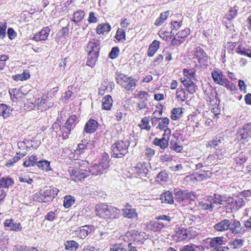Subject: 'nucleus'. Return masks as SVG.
Segmentation results:
<instances>
[{
	"mask_svg": "<svg viewBox=\"0 0 251 251\" xmlns=\"http://www.w3.org/2000/svg\"><path fill=\"white\" fill-rule=\"evenodd\" d=\"M95 212L97 216L104 219H117L121 216L120 210L105 203L96 205Z\"/></svg>",
	"mask_w": 251,
	"mask_h": 251,
	"instance_id": "1",
	"label": "nucleus"
},
{
	"mask_svg": "<svg viewBox=\"0 0 251 251\" xmlns=\"http://www.w3.org/2000/svg\"><path fill=\"white\" fill-rule=\"evenodd\" d=\"M192 61L194 64V67L198 69L206 68L208 63V56L200 47H195L193 50Z\"/></svg>",
	"mask_w": 251,
	"mask_h": 251,
	"instance_id": "2",
	"label": "nucleus"
},
{
	"mask_svg": "<svg viewBox=\"0 0 251 251\" xmlns=\"http://www.w3.org/2000/svg\"><path fill=\"white\" fill-rule=\"evenodd\" d=\"M88 162L83 160H78L76 164H78L80 166L77 168L75 167H70L68 169V172L72 180L76 181L84 179L90 174L89 170H87L83 168L88 164Z\"/></svg>",
	"mask_w": 251,
	"mask_h": 251,
	"instance_id": "3",
	"label": "nucleus"
},
{
	"mask_svg": "<svg viewBox=\"0 0 251 251\" xmlns=\"http://www.w3.org/2000/svg\"><path fill=\"white\" fill-rule=\"evenodd\" d=\"M184 76L180 78L181 82L187 89V92L193 94L196 92L197 86L192 81V79L196 77V71L194 68L184 69Z\"/></svg>",
	"mask_w": 251,
	"mask_h": 251,
	"instance_id": "4",
	"label": "nucleus"
},
{
	"mask_svg": "<svg viewBox=\"0 0 251 251\" xmlns=\"http://www.w3.org/2000/svg\"><path fill=\"white\" fill-rule=\"evenodd\" d=\"M56 188L47 187L44 190H40L34 195L33 200L39 202H48L51 201L58 193Z\"/></svg>",
	"mask_w": 251,
	"mask_h": 251,
	"instance_id": "5",
	"label": "nucleus"
},
{
	"mask_svg": "<svg viewBox=\"0 0 251 251\" xmlns=\"http://www.w3.org/2000/svg\"><path fill=\"white\" fill-rule=\"evenodd\" d=\"M99 164H95L89 168L90 174L92 175H99L103 174L109 166V159L108 155L104 152L99 161Z\"/></svg>",
	"mask_w": 251,
	"mask_h": 251,
	"instance_id": "6",
	"label": "nucleus"
},
{
	"mask_svg": "<svg viewBox=\"0 0 251 251\" xmlns=\"http://www.w3.org/2000/svg\"><path fill=\"white\" fill-rule=\"evenodd\" d=\"M116 80L118 84L127 91H133L135 88L137 82L133 77L119 72L116 74Z\"/></svg>",
	"mask_w": 251,
	"mask_h": 251,
	"instance_id": "7",
	"label": "nucleus"
},
{
	"mask_svg": "<svg viewBox=\"0 0 251 251\" xmlns=\"http://www.w3.org/2000/svg\"><path fill=\"white\" fill-rule=\"evenodd\" d=\"M198 235V232L192 227L186 229L182 226H178L176 228V233L174 237L177 242H179L194 238Z\"/></svg>",
	"mask_w": 251,
	"mask_h": 251,
	"instance_id": "8",
	"label": "nucleus"
},
{
	"mask_svg": "<svg viewBox=\"0 0 251 251\" xmlns=\"http://www.w3.org/2000/svg\"><path fill=\"white\" fill-rule=\"evenodd\" d=\"M211 76L215 83L226 87L227 88L231 90L234 89V84L233 83L229 82L223 75L222 72L221 71H213L211 73Z\"/></svg>",
	"mask_w": 251,
	"mask_h": 251,
	"instance_id": "9",
	"label": "nucleus"
},
{
	"mask_svg": "<svg viewBox=\"0 0 251 251\" xmlns=\"http://www.w3.org/2000/svg\"><path fill=\"white\" fill-rule=\"evenodd\" d=\"M129 143L118 141L112 145L111 148L112 155L117 158L124 156L127 152Z\"/></svg>",
	"mask_w": 251,
	"mask_h": 251,
	"instance_id": "10",
	"label": "nucleus"
},
{
	"mask_svg": "<svg viewBox=\"0 0 251 251\" xmlns=\"http://www.w3.org/2000/svg\"><path fill=\"white\" fill-rule=\"evenodd\" d=\"M223 237H216L212 238L209 243V246L212 248L210 251H227L229 248L223 246Z\"/></svg>",
	"mask_w": 251,
	"mask_h": 251,
	"instance_id": "11",
	"label": "nucleus"
},
{
	"mask_svg": "<svg viewBox=\"0 0 251 251\" xmlns=\"http://www.w3.org/2000/svg\"><path fill=\"white\" fill-rule=\"evenodd\" d=\"M93 227L87 225L77 227L75 230H73L71 233L73 237H78L80 239H84L89 233H91Z\"/></svg>",
	"mask_w": 251,
	"mask_h": 251,
	"instance_id": "12",
	"label": "nucleus"
},
{
	"mask_svg": "<svg viewBox=\"0 0 251 251\" xmlns=\"http://www.w3.org/2000/svg\"><path fill=\"white\" fill-rule=\"evenodd\" d=\"M126 236L129 238L130 240L138 244H142L145 239V233L144 232L133 229L128 231L126 233Z\"/></svg>",
	"mask_w": 251,
	"mask_h": 251,
	"instance_id": "13",
	"label": "nucleus"
},
{
	"mask_svg": "<svg viewBox=\"0 0 251 251\" xmlns=\"http://www.w3.org/2000/svg\"><path fill=\"white\" fill-rule=\"evenodd\" d=\"M100 50V42L97 39H92L87 45L86 50L88 54H96L99 55Z\"/></svg>",
	"mask_w": 251,
	"mask_h": 251,
	"instance_id": "14",
	"label": "nucleus"
},
{
	"mask_svg": "<svg viewBox=\"0 0 251 251\" xmlns=\"http://www.w3.org/2000/svg\"><path fill=\"white\" fill-rule=\"evenodd\" d=\"M171 133L170 129H167L165 132H164L162 138L161 139L155 138L153 141V143L160 147L161 149H164L168 146V140Z\"/></svg>",
	"mask_w": 251,
	"mask_h": 251,
	"instance_id": "15",
	"label": "nucleus"
},
{
	"mask_svg": "<svg viewBox=\"0 0 251 251\" xmlns=\"http://www.w3.org/2000/svg\"><path fill=\"white\" fill-rule=\"evenodd\" d=\"M95 147V141L84 140L77 145V149L75 151L76 154H81L87 150H93Z\"/></svg>",
	"mask_w": 251,
	"mask_h": 251,
	"instance_id": "16",
	"label": "nucleus"
},
{
	"mask_svg": "<svg viewBox=\"0 0 251 251\" xmlns=\"http://www.w3.org/2000/svg\"><path fill=\"white\" fill-rule=\"evenodd\" d=\"M245 203V201L243 198L239 197L236 199L231 197L227 198V204H230L231 206V208L234 210H237L243 206Z\"/></svg>",
	"mask_w": 251,
	"mask_h": 251,
	"instance_id": "17",
	"label": "nucleus"
},
{
	"mask_svg": "<svg viewBox=\"0 0 251 251\" xmlns=\"http://www.w3.org/2000/svg\"><path fill=\"white\" fill-rule=\"evenodd\" d=\"M210 198V196H208L206 197V199L200 201L198 205L199 208L208 211H213L215 207Z\"/></svg>",
	"mask_w": 251,
	"mask_h": 251,
	"instance_id": "18",
	"label": "nucleus"
},
{
	"mask_svg": "<svg viewBox=\"0 0 251 251\" xmlns=\"http://www.w3.org/2000/svg\"><path fill=\"white\" fill-rule=\"evenodd\" d=\"M238 134L241 139L248 141V139L251 137V123L245 124L242 128H240Z\"/></svg>",
	"mask_w": 251,
	"mask_h": 251,
	"instance_id": "19",
	"label": "nucleus"
},
{
	"mask_svg": "<svg viewBox=\"0 0 251 251\" xmlns=\"http://www.w3.org/2000/svg\"><path fill=\"white\" fill-rule=\"evenodd\" d=\"M48 98H41L37 99L36 107L38 109L46 110L53 106V103L48 100Z\"/></svg>",
	"mask_w": 251,
	"mask_h": 251,
	"instance_id": "20",
	"label": "nucleus"
},
{
	"mask_svg": "<svg viewBox=\"0 0 251 251\" xmlns=\"http://www.w3.org/2000/svg\"><path fill=\"white\" fill-rule=\"evenodd\" d=\"M230 224L229 229L233 234H241L244 232V229L239 221L235 219L231 220Z\"/></svg>",
	"mask_w": 251,
	"mask_h": 251,
	"instance_id": "21",
	"label": "nucleus"
},
{
	"mask_svg": "<svg viewBox=\"0 0 251 251\" xmlns=\"http://www.w3.org/2000/svg\"><path fill=\"white\" fill-rule=\"evenodd\" d=\"M99 126L98 122L92 119H90L85 125L84 132L86 133L91 134L95 132Z\"/></svg>",
	"mask_w": 251,
	"mask_h": 251,
	"instance_id": "22",
	"label": "nucleus"
},
{
	"mask_svg": "<svg viewBox=\"0 0 251 251\" xmlns=\"http://www.w3.org/2000/svg\"><path fill=\"white\" fill-rule=\"evenodd\" d=\"M230 225V220L225 219L216 224L213 228L217 231L223 232L229 229Z\"/></svg>",
	"mask_w": 251,
	"mask_h": 251,
	"instance_id": "23",
	"label": "nucleus"
},
{
	"mask_svg": "<svg viewBox=\"0 0 251 251\" xmlns=\"http://www.w3.org/2000/svg\"><path fill=\"white\" fill-rule=\"evenodd\" d=\"M133 171L141 177L146 176L149 170L147 167V164L144 162H139L134 167Z\"/></svg>",
	"mask_w": 251,
	"mask_h": 251,
	"instance_id": "24",
	"label": "nucleus"
},
{
	"mask_svg": "<svg viewBox=\"0 0 251 251\" xmlns=\"http://www.w3.org/2000/svg\"><path fill=\"white\" fill-rule=\"evenodd\" d=\"M165 226H168L167 223H164L158 220L150 221L147 224V227L154 232L159 231Z\"/></svg>",
	"mask_w": 251,
	"mask_h": 251,
	"instance_id": "25",
	"label": "nucleus"
},
{
	"mask_svg": "<svg viewBox=\"0 0 251 251\" xmlns=\"http://www.w3.org/2000/svg\"><path fill=\"white\" fill-rule=\"evenodd\" d=\"M50 30L49 27L43 28L38 33L36 34L33 37V39L37 41H45L49 35Z\"/></svg>",
	"mask_w": 251,
	"mask_h": 251,
	"instance_id": "26",
	"label": "nucleus"
},
{
	"mask_svg": "<svg viewBox=\"0 0 251 251\" xmlns=\"http://www.w3.org/2000/svg\"><path fill=\"white\" fill-rule=\"evenodd\" d=\"M4 226L6 227L9 228V229L12 231H20L22 229L20 224L15 222L13 219L6 220L4 223Z\"/></svg>",
	"mask_w": 251,
	"mask_h": 251,
	"instance_id": "27",
	"label": "nucleus"
},
{
	"mask_svg": "<svg viewBox=\"0 0 251 251\" xmlns=\"http://www.w3.org/2000/svg\"><path fill=\"white\" fill-rule=\"evenodd\" d=\"M123 216L125 217L133 219L138 217V214L135 208H131V206L127 204L125 209H123Z\"/></svg>",
	"mask_w": 251,
	"mask_h": 251,
	"instance_id": "28",
	"label": "nucleus"
},
{
	"mask_svg": "<svg viewBox=\"0 0 251 251\" xmlns=\"http://www.w3.org/2000/svg\"><path fill=\"white\" fill-rule=\"evenodd\" d=\"M25 97H26V101H25V106L28 110H32L37 104V98L34 97L30 96L29 94H26Z\"/></svg>",
	"mask_w": 251,
	"mask_h": 251,
	"instance_id": "29",
	"label": "nucleus"
},
{
	"mask_svg": "<svg viewBox=\"0 0 251 251\" xmlns=\"http://www.w3.org/2000/svg\"><path fill=\"white\" fill-rule=\"evenodd\" d=\"M9 93L11 100L13 101L19 100L25 95V94L22 92V90L16 88L9 89Z\"/></svg>",
	"mask_w": 251,
	"mask_h": 251,
	"instance_id": "30",
	"label": "nucleus"
},
{
	"mask_svg": "<svg viewBox=\"0 0 251 251\" xmlns=\"http://www.w3.org/2000/svg\"><path fill=\"white\" fill-rule=\"evenodd\" d=\"M210 196V200L212 201V202L215 205L218 204H222L223 205L225 203H227V198H226L225 196L215 194L213 196Z\"/></svg>",
	"mask_w": 251,
	"mask_h": 251,
	"instance_id": "31",
	"label": "nucleus"
},
{
	"mask_svg": "<svg viewBox=\"0 0 251 251\" xmlns=\"http://www.w3.org/2000/svg\"><path fill=\"white\" fill-rule=\"evenodd\" d=\"M160 42L157 40H154L149 46L147 54L148 56L152 57L156 53L159 47Z\"/></svg>",
	"mask_w": 251,
	"mask_h": 251,
	"instance_id": "32",
	"label": "nucleus"
},
{
	"mask_svg": "<svg viewBox=\"0 0 251 251\" xmlns=\"http://www.w3.org/2000/svg\"><path fill=\"white\" fill-rule=\"evenodd\" d=\"M85 13L83 10H77L74 13L71 21L75 24H78L81 22L84 17Z\"/></svg>",
	"mask_w": 251,
	"mask_h": 251,
	"instance_id": "33",
	"label": "nucleus"
},
{
	"mask_svg": "<svg viewBox=\"0 0 251 251\" xmlns=\"http://www.w3.org/2000/svg\"><path fill=\"white\" fill-rule=\"evenodd\" d=\"M205 94L206 95L207 101L210 102L214 101L215 99H216L217 93L216 91L210 86L206 89Z\"/></svg>",
	"mask_w": 251,
	"mask_h": 251,
	"instance_id": "34",
	"label": "nucleus"
},
{
	"mask_svg": "<svg viewBox=\"0 0 251 251\" xmlns=\"http://www.w3.org/2000/svg\"><path fill=\"white\" fill-rule=\"evenodd\" d=\"M113 103V100L110 95L105 96L102 100V108L105 110H110Z\"/></svg>",
	"mask_w": 251,
	"mask_h": 251,
	"instance_id": "35",
	"label": "nucleus"
},
{
	"mask_svg": "<svg viewBox=\"0 0 251 251\" xmlns=\"http://www.w3.org/2000/svg\"><path fill=\"white\" fill-rule=\"evenodd\" d=\"M111 30V26L108 23H104L98 25L96 31L98 34H104L105 32H108Z\"/></svg>",
	"mask_w": 251,
	"mask_h": 251,
	"instance_id": "36",
	"label": "nucleus"
},
{
	"mask_svg": "<svg viewBox=\"0 0 251 251\" xmlns=\"http://www.w3.org/2000/svg\"><path fill=\"white\" fill-rule=\"evenodd\" d=\"M188 95L185 90L183 89H177L176 93V98L178 101L182 102L188 99Z\"/></svg>",
	"mask_w": 251,
	"mask_h": 251,
	"instance_id": "37",
	"label": "nucleus"
},
{
	"mask_svg": "<svg viewBox=\"0 0 251 251\" xmlns=\"http://www.w3.org/2000/svg\"><path fill=\"white\" fill-rule=\"evenodd\" d=\"M169 123L170 120L167 117L160 118L157 128H158L160 130H163L165 132L167 129H170L168 127Z\"/></svg>",
	"mask_w": 251,
	"mask_h": 251,
	"instance_id": "38",
	"label": "nucleus"
},
{
	"mask_svg": "<svg viewBox=\"0 0 251 251\" xmlns=\"http://www.w3.org/2000/svg\"><path fill=\"white\" fill-rule=\"evenodd\" d=\"M244 243V240L242 239H235L229 243V247L232 249H236L241 248Z\"/></svg>",
	"mask_w": 251,
	"mask_h": 251,
	"instance_id": "39",
	"label": "nucleus"
},
{
	"mask_svg": "<svg viewBox=\"0 0 251 251\" xmlns=\"http://www.w3.org/2000/svg\"><path fill=\"white\" fill-rule=\"evenodd\" d=\"M72 129L65 124L60 127V134L63 139H66L69 138L71 133Z\"/></svg>",
	"mask_w": 251,
	"mask_h": 251,
	"instance_id": "40",
	"label": "nucleus"
},
{
	"mask_svg": "<svg viewBox=\"0 0 251 251\" xmlns=\"http://www.w3.org/2000/svg\"><path fill=\"white\" fill-rule=\"evenodd\" d=\"M224 140V138L220 137H216L215 139L209 141L206 144V147L216 148L219 146Z\"/></svg>",
	"mask_w": 251,
	"mask_h": 251,
	"instance_id": "41",
	"label": "nucleus"
},
{
	"mask_svg": "<svg viewBox=\"0 0 251 251\" xmlns=\"http://www.w3.org/2000/svg\"><path fill=\"white\" fill-rule=\"evenodd\" d=\"M170 14V11H167L164 13H162L159 17L158 18L154 23V25L157 26L162 25L164 21L167 19V17Z\"/></svg>",
	"mask_w": 251,
	"mask_h": 251,
	"instance_id": "42",
	"label": "nucleus"
},
{
	"mask_svg": "<svg viewBox=\"0 0 251 251\" xmlns=\"http://www.w3.org/2000/svg\"><path fill=\"white\" fill-rule=\"evenodd\" d=\"M37 158L36 155H32L28 158H26L23 163L24 166L28 167L33 166L37 161Z\"/></svg>",
	"mask_w": 251,
	"mask_h": 251,
	"instance_id": "43",
	"label": "nucleus"
},
{
	"mask_svg": "<svg viewBox=\"0 0 251 251\" xmlns=\"http://www.w3.org/2000/svg\"><path fill=\"white\" fill-rule=\"evenodd\" d=\"M65 249L67 250L74 251L76 250L78 247V244L73 240L67 241L65 243Z\"/></svg>",
	"mask_w": 251,
	"mask_h": 251,
	"instance_id": "44",
	"label": "nucleus"
},
{
	"mask_svg": "<svg viewBox=\"0 0 251 251\" xmlns=\"http://www.w3.org/2000/svg\"><path fill=\"white\" fill-rule=\"evenodd\" d=\"M162 200H164L166 202L172 204L174 202V197L173 196V194L171 192L169 191H167L164 192L162 195Z\"/></svg>",
	"mask_w": 251,
	"mask_h": 251,
	"instance_id": "45",
	"label": "nucleus"
},
{
	"mask_svg": "<svg viewBox=\"0 0 251 251\" xmlns=\"http://www.w3.org/2000/svg\"><path fill=\"white\" fill-rule=\"evenodd\" d=\"M99 57L98 55L88 54L87 65L91 67H93Z\"/></svg>",
	"mask_w": 251,
	"mask_h": 251,
	"instance_id": "46",
	"label": "nucleus"
},
{
	"mask_svg": "<svg viewBox=\"0 0 251 251\" xmlns=\"http://www.w3.org/2000/svg\"><path fill=\"white\" fill-rule=\"evenodd\" d=\"M237 11L238 10L236 7L231 8L229 10V12L226 15L225 19L230 22L235 17Z\"/></svg>",
	"mask_w": 251,
	"mask_h": 251,
	"instance_id": "47",
	"label": "nucleus"
},
{
	"mask_svg": "<svg viewBox=\"0 0 251 251\" xmlns=\"http://www.w3.org/2000/svg\"><path fill=\"white\" fill-rule=\"evenodd\" d=\"M76 123L77 117L75 115H73L69 118L65 124L73 129L75 127Z\"/></svg>",
	"mask_w": 251,
	"mask_h": 251,
	"instance_id": "48",
	"label": "nucleus"
},
{
	"mask_svg": "<svg viewBox=\"0 0 251 251\" xmlns=\"http://www.w3.org/2000/svg\"><path fill=\"white\" fill-rule=\"evenodd\" d=\"M14 183L13 180L8 177H2L0 178V185L2 187L8 188L12 186Z\"/></svg>",
	"mask_w": 251,
	"mask_h": 251,
	"instance_id": "49",
	"label": "nucleus"
},
{
	"mask_svg": "<svg viewBox=\"0 0 251 251\" xmlns=\"http://www.w3.org/2000/svg\"><path fill=\"white\" fill-rule=\"evenodd\" d=\"M116 39L120 42H124L126 40V32L122 28H118L116 34Z\"/></svg>",
	"mask_w": 251,
	"mask_h": 251,
	"instance_id": "50",
	"label": "nucleus"
},
{
	"mask_svg": "<svg viewBox=\"0 0 251 251\" xmlns=\"http://www.w3.org/2000/svg\"><path fill=\"white\" fill-rule=\"evenodd\" d=\"M37 165L39 168L46 171L50 170V163L47 160L40 161L37 163Z\"/></svg>",
	"mask_w": 251,
	"mask_h": 251,
	"instance_id": "51",
	"label": "nucleus"
},
{
	"mask_svg": "<svg viewBox=\"0 0 251 251\" xmlns=\"http://www.w3.org/2000/svg\"><path fill=\"white\" fill-rule=\"evenodd\" d=\"M182 113V110L181 108H175L172 111L171 118L173 120H177Z\"/></svg>",
	"mask_w": 251,
	"mask_h": 251,
	"instance_id": "52",
	"label": "nucleus"
},
{
	"mask_svg": "<svg viewBox=\"0 0 251 251\" xmlns=\"http://www.w3.org/2000/svg\"><path fill=\"white\" fill-rule=\"evenodd\" d=\"M139 126L141 129H146L148 131L150 130L151 126L149 125V118L146 117L143 118L139 124Z\"/></svg>",
	"mask_w": 251,
	"mask_h": 251,
	"instance_id": "53",
	"label": "nucleus"
},
{
	"mask_svg": "<svg viewBox=\"0 0 251 251\" xmlns=\"http://www.w3.org/2000/svg\"><path fill=\"white\" fill-rule=\"evenodd\" d=\"M214 158L213 155H209L206 159V160L203 161V163H199L196 165L197 169H200L203 167L208 166L209 163H212L211 160H213Z\"/></svg>",
	"mask_w": 251,
	"mask_h": 251,
	"instance_id": "54",
	"label": "nucleus"
},
{
	"mask_svg": "<svg viewBox=\"0 0 251 251\" xmlns=\"http://www.w3.org/2000/svg\"><path fill=\"white\" fill-rule=\"evenodd\" d=\"M75 198L71 196H66L64 198V206L65 208H69L75 202Z\"/></svg>",
	"mask_w": 251,
	"mask_h": 251,
	"instance_id": "55",
	"label": "nucleus"
},
{
	"mask_svg": "<svg viewBox=\"0 0 251 251\" xmlns=\"http://www.w3.org/2000/svg\"><path fill=\"white\" fill-rule=\"evenodd\" d=\"M234 160L237 164L241 165L246 161L247 157L244 153L241 152L234 158Z\"/></svg>",
	"mask_w": 251,
	"mask_h": 251,
	"instance_id": "56",
	"label": "nucleus"
},
{
	"mask_svg": "<svg viewBox=\"0 0 251 251\" xmlns=\"http://www.w3.org/2000/svg\"><path fill=\"white\" fill-rule=\"evenodd\" d=\"M189 34V29L185 28V29L179 31L176 35V37L179 38L183 42L185 41V38L188 36Z\"/></svg>",
	"mask_w": 251,
	"mask_h": 251,
	"instance_id": "57",
	"label": "nucleus"
},
{
	"mask_svg": "<svg viewBox=\"0 0 251 251\" xmlns=\"http://www.w3.org/2000/svg\"><path fill=\"white\" fill-rule=\"evenodd\" d=\"M159 35L160 38L165 41H167L168 38H171L172 37V32L167 30L163 31L161 29L159 31Z\"/></svg>",
	"mask_w": 251,
	"mask_h": 251,
	"instance_id": "58",
	"label": "nucleus"
},
{
	"mask_svg": "<svg viewBox=\"0 0 251 251\" xmlns=\"http://www.w3.org/2000/svg\"><path fill=\"white\" fill-rule=\"evenodd\" d=\"M7 28V24L6 22H0V37L1 39L6 36V29Z\"/></svg>",
	"mask_w": 251,
	"mask_h": 251,
	"instance_id": "59",
	"label": "nucleus"
},
{
	"mask_svg": "<svg viewBox=\"0 0 251 251\" xmlns=\"http://www.w3.org/2000/svg\"><path fill=\"white\" fill-rule=\"evenodd\" d=\"M69 23L68 24L66 27H63L61 28V29L58 33V35L59 36L64 37L65 38H66L68 36L69 34Z\"/></svg>",
	"mask_w": 251,
	"mask_h": 251,
	"instance_id": "60",
	"label": "nucleus"
},
{
	"mask_svg": "<svg viewBox=\"0 0 251 251\" xmlns=\"http://www.w3.org/2000/svg\"><path fill=\"white\" fill-rule=\"evenodd\" d=\"M17 251H38V250L34 247H27L25 246H16Z\"/></svg>",
	"mask_w": 251,
	"mask_h": 251,
	"instance_id": "61",
	"label": "nucleus"
},
{
	"mask_svg": "<svg viewBox=\"0 0 251 251\" xmlns=\"http://www.w3.org/2000/svg\"><path fill=\"white\" fill-rule=\"evenodd\" d=\"M170 148L177 152H180L182 150V147L181 146L179 145L176 142L172 141L170 143Z\"/></svg>",
	"mask_w": 251,
	"mask_h": 251,
	"instance_id": "62",
	"label": "nucleus"
},
{
	"mask_svg": "<svg viewBox=\"0 0 251 251\" xmlns=\"http://www.w3.org/2000/svg\"><path fill=\"white\" fill-rule=\"evenodd\" d=\"M119 53V49L118 47H113L109 54V57L112 59H115L118 57Z\"/></svg>",
	"mask_w": 251,
	"mask_h": 251,
	"instance_id": "63",
	"label": "nucleus"
},
{
	"mask_svg": "<svg viewBox=\"0 0 251 251\" xmlns=\"http://www.w3.org/2000/svg\"><path fill=\"white\" fill-rule=\"evenodd\" d=\"M185 191L178 190L175 192V198L178 201H181L184 200Z\"/></svg>",
	"mask_w": 251,
	"mask_h": 251,
	"instance_id": "64",
	"label": "nucleus"
}]
</instances>
